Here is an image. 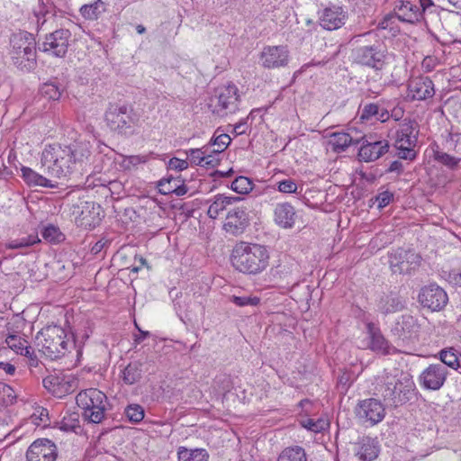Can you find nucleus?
Returning <instances> with one entry per match:
<instances>
[{"label": "nucleus", "mask_w": 461, "mask_h": 461, "mask_svg": "<svg viewBox=\"0 0 461 461\" xmlns=\"http://www.w3.org/2000/svg\"><path fill=\"white\" fill-rule=\"evenodd\" d=\"M77 404L83 411L85 420L92 423H100L105 417L108 405L107 396L96 388L80 392L76 397Z\"/></svg>", "instance_id": "5"}, {"label": "nucleus", "mask_w": 461, "mask_h": 461, "mask_svg": "<svg viewBox=\"0 0 461 461\" xmlns=\"http://www.w3.org/2000/svg\"><path fill=\"white\" fill-rule=\"evenodd\" d=\"M356 456L362 461H372L378 456L380 447L375 438L364 437L355 444Z\"/></svg>", "instance_id": "27"}, {"label": "nucleus", "mask_w": 461, "mask_h": 461, "mask_svg": "<svg viewBox=\"0 0 461 461\" xmlns=\"http://www.w3.org/2000/svg\"><path fill=\"white\" fill-rule=\"evenodd\" d=\"M359 140H356L358 143ZM330 145L334 152H342L350 145L355 144L353 138L347 132H333L330 135Z\"/></svg>", "instance_id": "34"}, {"label": "nucleus", "mask_w": 461, "mask_h": 461, "mask_svg": "<svg viewBox=\"0 0 461 461\" xmlns=\"http://www.w3.org/2000/svg\"><path fill=\"white\" fill-rule=\"evenodd\" d=\"M277 461H307V456L300 446L287 447L281 451Z\"/></svg>", "instance_id": "38"}, {"label": "nucleus", "mask_w": 461, "mask_h": 461, "mask_svg": "<svg viewBox=\"0 0 461 461\" xmlns=\"http://www.w3.org/2000/svg\"><path fill=\"white\" fill-rule=\"evenodd\" d=\"M391 117V114L388 110L384 108H378V113L376 115V119L381 122H387Z\"/></svg>", "instance_id": "64"}, {"label": "nucleus", "mask_w": 461, "mask_h": 461, "mask_svg": "<svg viewBox=\"0 0 461 461\" xmlns=\"http://www.w3.org/2000/svg\"><path fill=\"white\" fill-rule=\"evenodd\" d=\"M109 244L108 240L101 239L96 241L91 248V253L94 255H97L100 253L105 246Z\"/></svg>", "instance_id": "60"}, {"label": "nucleus", "mask_w": 461, "mask_h": 461, "mask_svg": "<svg viewBox=\"0 0 461 461\" xmlns=\"http://www.w3.org/2000/svg\"><path fill=\"white\" fill-rule=\"evenodd\" d=\"M79 427V415L77 412L67 413L60 421V429L65 431H75Z\"/></svg>", "instance_id": "45"}, {"label": "nucleus", "mask_w": 461, "mask_h": 461, "mask_svg": "<svg viewBox=\"0 0 461 461\" xmlns=\"http://www.w3.org/2000/svg\"><path fill=\"white\" fill-rule=\"evenodd\" d=\"M240 102L238 87L233 83L217 87L210 98L209 108L212 114L225 117L239 110Z\"/></svg>", "instance_id": "8"}, {"label": "nucleus", "mask_w": 461, "mask_h": 461, "mask_svg": "<svg viewBox=\"0 0 461 461\" xmlns=\"http://www.w3.org/2000/svg\"><path fill=\"white\" fill-rule=\"evenodd\" d=\"M379 105L377 104H366L361 112L360 119L363 121H368L373 117H376L378 113Z\"/></svg>", "instance_id": "54"}, {"label": "nucleus", "mask_w": 461, "mask_h": 461, "mask_svg": "<svg viewBox=\"0 0 461 461\" xmlns=\"http://www.w3.org/2000/svg\"><path fill=\"white\" fill-rule=\"evenodd\" d=\"M348 18V12L340 5L330 4L319 12V23L327 31L341 28Z\"/></svg>", "instance_id": "18"}, {"label": "nucleus", "mask_w": 461, "mask_h": 461, "mask_svg": "<svg viewBox=\"0 0 461 461\" xmlns=\"http://www.w3.org/2000/svg\"><path fill=\"white\" fill-rule=\"evenodd\" d=\"M240 200V197L225 196L224 194H220L215 195L208 208V217L211 219H216L219 214L227 208L228 205Z\"/></svg>", "instance_id": "31"}, {"label": "nucleus", "mask_w": 461, "mask_h": 461, "mask_svg": "<svg viewBox=\"0 0 461 461\" xmlns=\"http://www.w3.org/2000/svg\"><path fill=\"white\" fill-rule=\"evenodd\" d=\"M385 55L379 45L362 46L355 50L354 59L357 63L376 70L383 68Z\"/></svg>", "instance_id": "20"}, {"label": "nucleus", "mask_w": 461, "mask_h": 461, "mask_svg": "<svg viewBox=\"0 0 461 461\" xmlns=\"http://www.w3.org/2000/svg\"><path fill=\"white\" fill-rule=\"evenodd\" d=\"M42 383L43 386L58 398H62L74 391V381L65 375H50Z\"/></svg>", "instance_id": "24"}, {"label": "nucleus", "mask_w": 461, "mask_h": 461, "mask_svg": "<svg viewBox=\"0 0 461 461\" xmlns=\"http://www.w3.org/2000/svg\"><path fill=\"white\" fill-rule=\"evenodd\" d=\"M38 242H40V240L37 235H27L9 240L5 247L10 249H20L31 247Z\"/></svg>", "instance_id": "40"}, {"label": "nucleus", "mask_w": 461, "mask_h": 461, "mask_svg": "<svg viewBox=\"0 0 461 461\" xmlns=\"http://www.w3.org/2000/svg\"><path fill=\"white\" fill-rule=\"evenodd\" d=\"M432 150L433 158L435 161L452 171L459 169L461 164V157L450 155L449 153L440 149L438 145H436V148H433Z\"/></svg>", "instance_id": "33"}, {"label": "nucleus", "mask_w": 461, "mask_h": 461, "mask_svg": "<svg viewBox=\"0 0 461 461\" xmlns=\"http://www.w3.org/2000/svg\"><path fill=\"white\" fill-rule=\"evenodd\" d=\"M366 327L367 338L369 339L367 348L370 350L384 356L393 355L398 352L407 353L405 349L398 350L395 347L392 346L382 334L380 328L374 322H367Z\"/></svg>", "instance_id": "15"}, {"label": "nucleus", "mask_w": 461, "mask_h": 461, "mask_svg": "<svg viewBox=\"0 0 461 461\" xmlns=\"http://www.w3.org/2000/svg\"><path fill=\"white\" fill-rule=\"evenodd\" d=\"M188 191L187 186L185 185V182L181 177L179 176V183H176V189L174 191L173 194H175L177 196H182L185 194Z\"/></svg>", "instance_id": "61"}, {"label": "nucleus", "mask_w": 461, "mask_h": 461, "mask_svg": "<svg viewBox=\"0 0 461 461\" xmlns=\"http://www.w3.org/2000/svg\"><path fill=\"white\" fill-rule=\"evenodd\" d=\"M104 121L111 131L118 134H131L139 122V115L125 104H110Z\"/></svg>", "instance_id": "6"}, {"label": "nucleus", "mask_w": 461, "mask_h": 461, "mask_svg": "<svg viewBox=\"0 0 461 461\" xmlns=\"http://www.w3.org/2000/svg\"><path fill=\"white\" fill-rule=\"evenodd\" d=\"M147 162L146 156L140 155H132V156H123L122 160L121 162V167L125 170H131L137 167L140 164H143Z\"/></svg>", "instance_id": "49"}, {"label": "nucleus", "mask_w": 461, "mask_h": 461, "mask_svg": "<svg viewBox=\"0 0 461 461\" xmlns=\"http://www.w3.org/2000/svg\"><path fill=\"white\" fill-rule=\"evenodd\" d=\"M63 88L56 81H50L42 85L41 94L50 100H59L61 96Z\"/></svg>", "instance_id": "41"}, {"label": "nucleus", "mask_w": 461, "mask_h": 461, "mask_svg": "<svg viewBox=\"0 0 461 461\" xmlns=\"http://www.w3.org/2000/svg\"><path fill=\"white\" fill-rule=\"evenodd\" d=\"M440 364L447 366L461 374V364L457 356V351L453 348H444L439 353Z\"/></svg>", "instance_id": "39"}, {"label": "nucleus", "mask_w": 461, "mask_h": 461, "mask_svg": "<svg viewBox=\"0 0 461 461\" xmlns=\"http://www.w3.org/2000/svg\"><path fill=\"white\" fill-rule=\"evenodd\" d=\"M5 343L12 350L22 356L30 355L32 347L29 346L28 341L16 334H8L5 339Z\"/></svg>", "instance_id": "37"}, {"label": "nucleus", "mask_w": 461, "mask_h": 461, "mask_svg": "<svg viewBox=\"0 0 461 461\" xmlns=\"http://www.w3.org/2000/svg\"><path fill=\"white\" fill-rule=\"evenodd\" d=\"M176 183H179V176H169L160 179L158 183V188L162 194H171L176 189Z\"/></svg>", "instance_id": "43"}, {"label": "nucleus", "mask_w": 461, "mask_h": 461, "mask_svg": "<svg viewBox=\"0 0 461 461\" xmlns=\"http://www.w3.org/2000/svg\"><path fill=\"white\" fill-rule=\"evenodd\" d=\"M231 263L241 273L258 275L268 267L269 253L263 245L241 241L232 250Z\"/></svg>", "instance_id": "3"}, {"label": "nucleus", "mask_w": 461, "mask_h": 461, "mask_svg": "<svg viewBox=\"0 0 461 461\" xmlns=\"http://www.w3.org/2000/svg\"><path fill=\"white\" fill-rule=\"evenodd\" d=\"M106 11V4L103 0H95V2L81 6L80 14L86 20H97Z\"/></svg>", "instance_id": "35"}, {"label": "nucleus", "mask_w": 461, "mask_h": 461, "mask_svg": "<svg viewBox=\"0 0 461 461\" xmlns=\"http://www.w3.org/2000/svg\"><path fill=\"white\" fill-rule=\"evenodd\" d=\"M303 427L313 432H320L324 429L325 421L322 420L306 419L302 422Z\"/></svg>", "instance_id": "55"}, {"label": "nucleus", "mask_w": 461, "mask_h": 461, "mask_svg": "<svg viewBox=\"0 0 461 461\" xmlns=\"http://www.w3.org/2000/svg\"><path fill=\"white\" fill-rule=\"evenodd\" d=\"M231 189L238 194H248L253 188V183L249 177L246 176H238L231 183Z\"/></svg>", "instance_id": "44"}, {"label": "nucleus", "mask_w": 461, "mask_h": 461, "mask_svg": "<svg viewBox=\"0 0 461 461\" xmlns=\"http://www.w3.org/2000/svg\"><path fill=\"white\" fill-rule=\"evenodd\" d=\"M178 461H208L209 455L203 448L188 449L180 447L177 451Z\"/></svg>", "instance_id": "36"}, {"label": "nucleus", "mask_w": 461, "mask_h": 461, "mask_svg": "<svg viewBox=\"0 0 461 461\" xmlns=\"http://www.w3.org/2000/svg\"><path fill=\"white\" fill-rule=\"evenodd\" d=\"M248 225L247 209L243 206H237L228 212L223 228L226 232L237 236L243 233Z\"/></svg>", "instance_id": "23"}, {"label": "nucleus", "mask_w": 461, "mask_h": 461, "mask_svg": "<svg viewBox=\"0 0 461 461\" xmlns=\"http://www.w3.org/2000/svg\"><path fill=\"white\" fill-rule=\"evenodd\" d=\"M39 1L41 2L40 5H39V10L34 11V15L37 18L38 23H40V21L41 18L43 19L41 22V25H43L45 23V22L47 21V17L49 15L55 16V14H56L55 8L56 7L53 5V4L49 3V1L47 3H45L43 0H39Z\"/></svg>", "instance_id": "42"}, {"label": "nucleus", "mask_w": 461, "mask_h": 461, "mask_svg": "<svg viewBox=\"0 0 461 461\" xmlns=\"http://www.w3.org/2000/svg\"><path fill=\"white\" fill-rule=\"evenodd\" d=\"M26 461H56L58 447L53 441L48 438H38L28 447Z\"/></svg>", "instance_id": "16"}, {"label": "nucleus", "mask_w": 461, "mask_h": 461, "mask_svg": "<svg viewBox=\"0 0 461 461\" xmlns=\"http://www.w3.org/2000/svg\"><path fill=\"white\" fill-rule=\"evenodd\" d=\"M277 190L284 194H295L297 192V184L292 178H286L276 183Z\"/></svg>", "instance_id": "52"}, {"label": "nucleus", "mask_w": 461, "mask_h": 461, "mask_svg": "<svg viewBox=\"0 0 461 461\" xmlns=\"http://www.w3.org/2000/svg\"><path fill=\"white\" fill-rule=\"evenodd\" d=\"M247 120H248V118L242 119L239 122L234 124V126H233V133L235 134V136H239V135L246 133V131H247V126H246L247 125Z\"/></svg>", "instance_id": "59"}, {"label": "nucleus", "mask_w": 461, "mask_h": 461, "mask_svg": "<svg viewBox=\"0 0 461 461\" xmlns=\"http://www.w3.org/2000/svg\"><path fill=\"white\" fill-rule=\"evenodd\" d=\"M125 415L130 421L139 423L145 416L144 409L140 404H130L125 409Z\"/></svg>", "instance_id": "47"}, {"label": "nucleus", "mask_w": 461, "mask_h": 461, "mask_svg": "<svg viewBox=\"0 0 461 461\" xmlns=\"http://www.w3.org/2000/svg\"><path fill=\"white\" fill-rule=\"evenodd\" d=\"M221 152H218L217 149H213L210 153L208 151L204 155V162L205 167L207 168L215 167L220 164L221 158L220 154Z\"/></svg>", "instance_id": "56"}, {"label": "nucleus", "mask_w": 461, "mask_h": 461, "mask_svg": "<svg viewBox=\"0 0 461 461\" xmlns=\"http://www.w3.org/2000/svg\"><path fill=\"white\" fill-rule=\"evenodd\" d=\"M403 171L402 163L399 160H394L391 163L390 167L386 170V172H396L397 174H401Z\"/></svg>", "instance_id": "62"}, {"label": "nucleus", "mask_w": 461, "mask_h": 461, "mask_svg": "<svg viewBox=\"0 0 461 461\" xmlns=\"http://www.w3.org/2000/svg\"><path fill=\"white\" fill-rule=\"evenodd\" d=\"M404 307V300L394 293L382 295L377 303L378 311L384 315L400 312Z\"/></svg>", "instance_id": "28"}, {"label": "nucleus", "mask_w": 461, "mask_h": 461, "mask_svg": "<svg viewBox=\"0 0 461 461\" xmlns=\"http://www.w3.org/2000/svg\"><path fill=\"white\" fill-rule=\"evenodd\" d=\"M418 123L414 120H403L395 136V147L400 158L413 160L416 158L414 148L418 141Z\"/></svg>", "instance_id": "9"}, {"label": "nucleus", "mask_w": 461, "mask_h": 461, "mask_svg": "<svg viewBox=\"0 0 461 461\" xmlns=\"http://www.w3.org/2000/svg\"><path fill=\"white\" fill-rule=\"evenodd\" d=\"M168 167L170 169L183 171L188 167V163L185 160L177 158H172L168 162Z\"/></svg>", "instance_id": "58"}, {"label": "nucleus", "mask_w": 461, "mask_h": 461, "mask_svg": "<svg viewBox=\"0 0 461 461\" xmlns=\"http://www.w3.org/2000/svg\"><path fill=\"white\" fill-rule=\"evenodd\" d=\"M89 152L86 145L83 143L69 146L50 144L43 149L41 161L50 176L61 178L70 175L76 163L82 161Z\"/></svg>", "instance_id": "1"}, {"label": "nucleus", "mask_w": 461, "mask_h": 461, "mask_svg": "<svg viewBox=\"0 0 461 461\" xmlns=\"http://www.w3.org/2000/svg\"><path fill=\"white\" fill-rule=\"evenodd\" d=\"M393 198V194L389 191H384L378 194L375 197L376 202L378 203L379 208H384L387 206Z\"/></svg>", "instance_id": "57"}, {"label": "nucleus", "mask_w": 461, "mask_h": 461, "mask_svg": "<svg viewBox=\"0 0 461 461\" xmlns=\"http://www.w3.org/2000/svg\"><path fill=\"white\" fill-rule=\"evenodd\" d=\"M71 37L69 30L58 29L45 36L40 50L54 57L64 58L68 53Z\"/></svg>", "instance_id": "13"}, {"label": "nucleus", "mask_w": 461, "mask_h": 461, "mask_svg": "<svg viewBox=\"0 0 461 461\" xmlns=\"http://www.w3.org/2000/svg\"><path fill=\"white\" fill-rule=\"evenodd\" d=\"M100 205L93 202H80L69 206V213L75 223L85 230H92L99 223Z\"/></svg>", "instance_id": "11"}, {"label": "nucleus", "mask_w": 461, "mask_h": 461, "mask_svg": "<svg viewBox=\"0 0 461 461\" xmlns=\"http://www.w3.org/2000/svg\"><path fill=\"white\" fill-rule=\"evenodd\" d=\"M419 330L417 320L410 314H404L397 320L392 333L396 339L397 345L408 352V349H412L418 343Z\"/></svg>", "instance_id": "10"}, {"label": "nucleus", "mask_w": 461, "mask_h": 461, "mask_svg": "<svg viewBox=\"0 0 461 461\" xmlns=\"http://www.w3.org/2000/svg\"><path fill=\"white\" fill-rule=\"evenodd\" d=\"M207 152V148L204 149H191L187 151V157L192 164L204 167V155Z\"/></svg>", "instance_id": "50"}, {"label": "nucleus", "mask_w": 461, "mask_h": 461, "mask_svg": "<svg viewBox=\"0 0 461 461\" xmlns=\"http://www.w3.org/2000/svg\"><path fill=\"white\" fill-rule=\"evenodd\" d=\"M395 17L401 22L407 23H420L423 17V11H420V7L409 1L399 0L395 5Z\"/></svg>", "instance_id": "26"}, {"label": "nucleus", "mask_w": 461, "mask_h": 461, "mask_svg": "<svg viewBox=\"0 0 461 461\" xmlns=\"http://www.w3.org/2000/svg\"><path fill=\"white\" fill-rule=\"evenodd\" d=\"M22 171V176L24 180V182L29 185L32 187L36 186H41V187H50L53 188L56 186V185L52 184L51 181L45 176L40 175L33 169L23 167L21 168Z\"/></svg>", "instance_id": "30"}, {"label": "nucleus", "mask_w": 461, "mask_h": 461, "mask_svg": "<svg viewBox=\"0 0 461 461\" xmlns=\"http://www.w3.org/2000/svg\"><path fill=\"white\" fill-rule=\"evenodd\" d=\"M384 402L375 398L360 401L356 407L357 417L364 423L374 426L385 417Z\"/></svg>", "instance_id": "14"}, {"label": "nucleus", "mask_w": 461, "mask_h": 461, "mask_svg": "<svg viewBox=\"0 0 461 461\" xmlns=\"http://www.w3.org/2000/svg\"><path fill=\"white\" fill-rule=\"evenodd\" d=\"M259 59L266 68H279L287 66L289 51L285 46H266L260 53Z\"/></svg>", "instance_id": "22"}, {"label": "nucleus", "mask_w": 461, "mask_h": 461, "mask_svg": "<svg viewBox=\"0 0 461 461\" xmlns=\"http://www.w3.org/2000/svg\"><path fill=\"white\" fill-rule=\"evenodd\" d=\"M230 301L231 303H233L234 304H236L237 306L244 307V306H248V305L256 306V305H258L259 303L260 299L258 297H257V296H248V295L237 296V295H232L230 298Z\"/></svg>", "instance_id": "51"}, {"label": "nucleus", "mask_w": 461, "mask_h": 461, "mask_svg": "<svg viewBox=\"0 0 461 461\" xmlns=\"http://www.w3.org/2000/svg\"><path fill=\"white\" fill-rule=\"evenodd\" d=\"M275 222L285 229L294 224L295 211L289 203H278L274 211Z\"/></svg>", "instance_id": "29"}, {"label": "nucleus", "mask_w": 461, "mask_h": 461, "mask_svg": "<svg viewBox=\"0 0 461 461\" xmlns=\"http://www.w3.org/2000/svg\"><path fill=\"white\" fill-rule=\"evenodd\" d=\"M409 95L414 100H426L435 95L434 84L429 77H417L409 81Z\"/></svg>", "instance_id": "25"}, {"label": "nucleus", "mask_w": 461, "mask_h": 461, "mask_svg": "<svg viewBox=\"0 0 461 461\" xmlns=\"http://www.w3.org/2000/svg\"><path fill=\"white\" fill-rule=\"evenodd\" d=\"M37 345L41 347L42 353L50 359L63 357L68 351V339L63 328L49 325L36 335Z\"/></svg>", "instance_id": "4"}, {"label": "nucleus", "mask_w": 461, "mask_h": 461, "mask_svg": "<svg viewBox=\"0 0 461 461\" xmlns=\"http://www.w3.org/2000/svg\"><path fill=\"white\" fill-rule=\"evenodd\" d=\"M446 149L461 157V133L449 132L445 140Z\"/></svg>", "instance_id": "48"}, {"label": "nucleus", "mask_w": 461, "mask_h": 461, "mask_svg": "<svg viewBox=\"0 0 461 461\" xmlns=\"http://www.w3.org/2000/svg\"><path fill=\"white\" fill-rule=\"evenodd\" d=\"M419 302L423 307L437 312L447 305L448 297L443 288L431 284L421 288L419 294Z\"/></svg>", "instance_id": "17"}, {"label": "nucleus", "mask_w": 461, "mask_h": 461, "mask_svg": "<svg viewBox=\"0 0 461 461\" xmlns=\"http://www.w3.org/2000/svg\"><path fill=\"white\" fill-rule=\"evenodd\" d=\"M141 377L142 363L140 361L130 362L121 372V378L129 385L138 383Z\"/></svg>", "instance_id": "32"}, {"label": "nucleus", "mask_w": 461, "mask_h": 461, "mask_svg": "<svg viewBox=\"0 0 461 461\" xmlns=\"http://www.w3.org/2000/svg\"><path fill=\"white\" fill-rule=\"evenodd\" d=\"M10 51L14 65L21 70L30 71L36 66L35 42L31 34L19 33L11 39Z\"/></svg>", "instance_id": "7"}, {"label": "nucleus", "mask_w": 461, "mask_h": 461, "mask_svg": "<svg viewBox=\"0 0 461 461\" xmlns=\"http://www.w3.org/2000/svg\"><path fill=\"white\" fill-rule=\"evenodd\" d=\"M42 238L50 242L59 243L64 240L63 233L54 225L45 227L41 231Z\"/></svg>", "instance_id": "46"}, {"label": "nucleus", "mask_w": 461, "mask_h": 461, "mask_svg": "<svg viewBox=\"0 0 461 461\" xmlns=\"http://www.w3.org/2000/svg\"><path fill=\"white\" fill-rule=\"evenodd\" d=\"M395 17V14H387L385 15L377 24V29L379 30H385L389 27V22L393 18Z\"/></svg>", "instance_id": "63"}, {"label": "nucleus", "mask_w": 461, "mask_h": 461, "mask_svg": "<svg viewBox=\"0 0 461 461\" xmlns=\"http://www.w3.org/2000/svg\"><path fill=\"white\" fill-rule=\"evenodd\" d=\"M389 150V142L386 140H375L374 137H364L358 150L360 161H375Z\"/></svg>", "instance_id": "21"}, {"label": "nucleus", "mask_w": 461, "mask_h": 461, "mask_svg": "<svg viewBox=\"0 0 461 461\" xmlns=\"http://www.w3.org/2000/svg\"><path fill=\"white\" fill-rule=\"evenodd\" d=\"M230 137L227 133L221 132L213 138L212 145H216L218 147V152H222L228 148V146L230 144Z\"/></svg>", "instance_id": "53"}, {"label": "nucleus", "mask_w": 461, "mask_h": 461, "mask_svg": "<svg viewBox=\"0 0 461 461\" xmlns=\"http://www.w3.org/2000/svg\"><path fill=\"white\" fill-rule=\"evenodd\" d=\"M447 369L442 364H430L420 375V385L428 390H439L445 384L447 376Z\"/></svg>", "instance_id": "19"}, {"label": "nucleus", "mask_w": 461, "mask_h": 461, "mask_svg": "<svg viewBox=\"0 0 461 461\" xmlns=\"http://www.w3.org/2000/svg\"><path fill=\"white\" fill-rule=\"evenodd\" d=\"M375 390L384 405L393 409L406 404L416 395V386L412 378L398 369L385 372Z\"/></svg>", "instance_id": "2"}, {"label": "nucleus", "mask_w": 461, "mask_h": 461, "mask_svg": "<svg viewBox=\"0 0 461 461\" xmlns=\"http://www.w3.org/2000/svg\"><path fill=\"white\" fill-rule=\"evenodd\" d=\"M421 257L411 249H397L389 255V264L394 274H410L416 270Z\"/></svg>", "instance_id": "12"}]
</instances>
